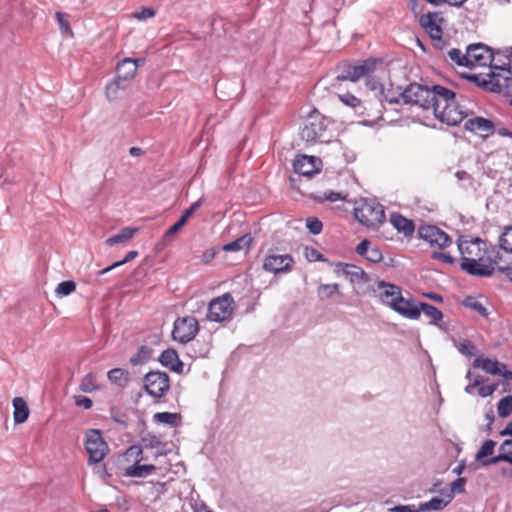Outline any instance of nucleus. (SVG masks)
Segmentation results:
<instances>
[{"instance_id":"0eeeda50","label":"nucleus","mask_w":512,"mask_h":512,"mask_svg":"<svg viewBox=\"0 0 512 512\" xmlns=\"http://www.w3.org/2000/svg\"><path fill=\"white\" fill-rule=\"evenodd\" d=\"M326 124L324 117L319 113L311 114L304 123L301 129V139L308 144L317 142H326Z\"/></svg>"},{"instance_id":"423d86ee","label":"nucleus","mask_w":512,"mask_h":512,"mask_svg":"<svg viewBox=\"0 0 512 512\" xmlns=\"http://www.w3.org/2000/svg\"><path fill=\"white\" fill-rule=\"evenodd\" d=\"M378 61L367 59L358 64H343L335 80L357 82L361 78L369 77L375 71Z\"/></svg>"},{"instance_id":"4468645a","label":"nucleus","mask_w":512,"mask_h":512,"mask_svg":"<svg viewBox=\"0 0 512 512\" xmlns=\"http://www.w3.org/2000/svg\"><path fill=\"white\" fill-rule=\"evenodd\" d=\"M442 21L443 19L438 12H428L423 14L419 19L420 25L429 34L430 38L435 41L434 45L438 49H443L445 46L442 39Z\"/></svg>"},{"instance_id":"c9c22d12","label":"nucleus","mask_w":512,"mask_h":512,"mask_svg":"<svg viewBox=\"0 0 512 512\" xmlns=\"http://www.w3.org/2000/svg\"><path fill=\"white\" fill-rule=\"evenodd\" d=\"M496 446V442L494 440H486L480 449L477 451L475 455V460L478 461L480 464L486 460L489 456H492L494 453V449Z\"/></svg>"},{"instance_id":"603ef678","label":"nucleus","mask_w":512,"mask_h":512,"mask_svg":"<svg viewBox=\"0 0 512 512\" xmlns=\"http://www.w3.org/2000/svg\"><path fill=\"white\" fill-rule=\"evenodd\" d=\"M307 228L313 235H318L322 231L323 224L317 218H309L307 219Z\"/></svg>"},{"instance_id":"8fccbe9b","label":"nucleus","mask_w":512,"mask_h":512,"mask_svg":"<svg viewBox=\"0 0 512 512\" xmlns=\"http://www.w3.org/2000/svg\"><path fill=\"white\" fill-rule=\"evenodd\" d=\"M141 442L144 448H157L161 445L160 439L151 434L142 437Z\"/></svg>"},{"instance_id":"412c9836","label":"nucleus","mask_w":512,"mask_h":512,"mask_svg":"<svg viewBox=\"0 0 512 512\" xmlns=\"http://www.w3.org/2000/svg\"><path fill=\"white\" fill-rule=\"evenodd\" d=\"M377 287L381 291L379 296L382 303L391 308L393 303H396L402 295L401 288L395 284L379 281Z\"/></svg>"},{"instance_id":"20e7f679","label":"nucleus","mask_w":512,"mask_h":512,"mask_svg":"<svg viewBox=\"0 0 512 512\" xmlns=\"http://www.w3.org/2000/svg\"><path fill=\"white\" fill-rule=\"evenodd\" d=\"M355 218L368 228L375 229L385 221L383 206L374 199L363 200L354 210Z\"/></svg>"},{"instance_id":"e2e57ef3","label":"nucleus","mask_w":512,"mask_h":512,"mask_svg":"<svg viewBox=\"0 0 512 512\" xmlns=\"http://www.w3.org/2000/svg\"><path fill=\"white\" fill-rule=\"evenodd\" d=\"M370 242L368 240H363L361 241L357 247H356V252L360 255V256H363L365 257V255L367 254V251L370 249Z\"/></svg>"},{"instance_id":"052dcab7","label":"nucleus","mask_w":512,"mask_h":512,"mask_svg":"<svg viewBox=\"0 0 512 512\" xmlns=\"http://www.w3.org/2000/svg\"><path fill=\"white\" fill-rule=\"evenodd\" d=\"M432 258L441 260L447 264H453L455 262V259L450 254H446V253H442V252H434L432 254Z\"/></svg>"},{"instance_id":"a19ab883","label":"nucleus","mask_w":512,"mask_h":512,"mask_svg":"<svg viewBox=\"0 0 512 512\" xmlns=\"http://www.w3.org/2000/svg\"><path fill=\"white\" fill-rule=\"evenodd\" d=\"M498 415L506 418L512 413V395L502 398L497 405Z\"/></svg>"},{"instance_id":"864d4df0","label":"nucleus","mask_w":512,"mask_h":512,"mask_svg":"<svg viewBox=\"0 0 512 512\" xmlns=\"http://www.w3.org/2000/svg\"><path fill=\"white\" fill-rule=\"evenodd\" d=\"M365 258L372 262V263H378L382 260L383 256L379 248L377 247H371L367 254L365 255Z\"/></svg>"},{"instance_id":"e433bc0d","label":"nucleus","mask_w":512,"mask_h":512,"mask_svg":"<svg viewBox=\"0 0 512 512\" xmlns=\"http://www.w3.org/2000/svg\"><path fill=\"white\" fill-rule=\"evenodd\" d=\"M252 242V238L249 234H246L242 237H239L238 239L227 243L223 246L224 251H240L244 249L245 247H248L250 243Z\"/></svg>"},{"instance_id":"6e6552de","label":"nucleus","mask_w":512,"mask_h":512,"mask_svg":"<svg viewBox=\"0 0 512 512\" xmlns=\"http://www.w3.org/2000/svg\"><path fill=\"white\" fill-rule=\"evenodd\" d=\"M485 243L479 238L461 235L457 240V247L461 254V262L484 260Z\"/></svg>"},{"instance_id":"4c0bfd02","label":"nucleus","mask_w":512,"mask_h":512,"mask_svg":"<svg viewBox=\"0 0 512 512\" xmlns=\"http://www.w3.org/2000/svg\"><path fill=\"white\" fill-rule=\"evenodd\" d=\"M462 304L469 309H472L476 312H478L481 316L487 317L489 315L486 307L480 302L477 298L472 296H467Z\"/></svg>"},{"instance_id":"6e6d98bb","label":"nucleus","mask_w":512,"mask_h":512,"mask_svg":"<svg viewBox=\"0 0 512 512\" xmlns=\"http://www.w3.org/2000/svg\"><path fill=\"white\" fill-rule=\"evenodd\" d=\"M155 16V11L152 8H142L141 11L133 13V17L138 20H146Z\"/></svg>"},{"instance_id":"a18cd8bd","label":"nucleus","mask_w":512,"mask_h":512,"mask_svg":"<svg viewBox=\"0 0 512 512\" xmlns=\"http://www.w3.org/2000/svg\"><path fill=\"white\" fill-rule=\"evenodd\" d=\"M339 289V285L337 283L334 284H321L318 287V296L320 299H328L331 298L334 293H336Z\"/></svg>"},{"instance_id":"dca6fc26","label":"nucleus","mask_w":512,"mask_h":512,"mask_svg":"<svg viewBox=\"0 0 512 512\" xmlns=\"http://www.w3.org/2000/svg\"><path fill=\"white\" fill-rule=\"evenodd\" d=\"M418 234L421 239L440 249H444L452 244L449 235L434 225L421 226Z\"/></svg>"},{"instance_id":"39448f33","label":"nucleus","mask_w":512,"mask_h":512,"mask_svg":"<svg viewBox=\"0 0 512 512\" xmlns=\"http://www.w3.org/2000/svg\"><path fill=\"white\" fill-rule=\"evenodd\" d=\"M339 100L350 107L358 117H367L371 121L381 118L380 109L382 100L373 104L371 101L361 100L351 93L338 94Z\"/></svg>"},{"instance_id":"79ce46f5","label":"nucleus","mask_w":512,"mask_h":512,"mask_svg":"<svg viewBox=\"0 0 512 512\" xmlns=\"http://www.w3.org/2000/svg\"><path fill=\"white\" fill-rule=\"evenodd\" d=\"M178 415L176 413L170 412H159L154 414L153 419L157 423L168 424L170 426H175L177 423Z\"/></svg>"},{"instance_id":"4d7b16f0","label":"nucleus","mask_w":512,"mask_h":512,"mask_svg":"<svg viewBox=\"0 0 512 512\" xmlns=\"http://www.w3.org/2000/svg\"><path fill=\"white\" fill-rule=\"evenodd\" d=\"M74 402L77 406L83 407L85 409H90L93 405V402L90 398L82 395L74 396Z\"/></svg>"},{"instance_id":"3c124183","label":"nucleus","mask_w":512,"mask_h":512,"mask_svg":"<svg viewBox=\"0 0 512 512\" xmlns=\"http://www.w3.org/2000/svg\"><path fill=\"white\" fill-rule=\"evenodd\" d=\"M458 350L461 354L465 356H473L475 355L476 348L470 341H463L458 345Z\"/></svg>"},{"instance_id":"cd10ccee","label":"nucleus","mask_w":512,"mask_h":512,"mask_svg":"<svg viewBox=\"0 0 512 512\" xmlns=\"http://www.w3.org/2000/svg\"><path fill=\"white\" fill-rule=\"evenodd\" d=\"M343 274L349 278L352 283H366L369 281V276L366 272L353 264H344Z\"/></svg>"},{"instance_id":"9d476101","label":"nucleus","mask_w":512,"mask_h":512,"mask_svg":"<svg viewBox=\"0 0 512 512\" xmlns=\"http://www.w3.org/2000/svg\"><path fill=\"white\" fill-rule=\"evenodd\" d=\"M234 299L230 293L214 298L208 305L207 318L213 322L229 320L234 310Z\"/></svg>"},{"instance_id":"7c9ffc66","label":"nucleus","mask_w":512,"mask_h":512,"mask_svg":"<svg viewBox=\"0 0 512 512\" xmlns=\"http://www.w3.org/2000/svg\"><path fill=\"white\" fill-rule=\"evenodd\" d=\"M452 501V495L446 494L444 497H433L429 501L420 504L421 511H440Z\"/></svg>"},{"instance_id":"69168bd1","label":"nucleus","mask_w":512,"mask_h":512,"mask_svg":"<svg viewBox=\"0 0 512 512\" xmlns=\"http://www.w3.org/2000/svg\"><path fill=\"white\" fill-rule=\"evenodd\" d=\"M485 418L487 420V425H486V428H485V431L490 434L491 431H492V424L494 422V412L492 409H490L486 414H485Z\"/></svg>"},{"instance_id":"6ab92c4d","label":"nucleus","mask_w":512,"mask_h":512,"mask_svg":"<svg viewBox=\"0 0 512 512\" xmlns=\"http://www.w3.org/2000/svg\"><path fill=\"white\" fill-rule=\"evenodd\" d=\"M464 126L467 131L477 134L482 138L488 137L495 131L493 122L483 117L468 119Z\"/></svg>"},{"instance_id":"37998d69","label":"nucleus","mask_w":512,"mask_h":512,"mask_svg":"<svg viewBox=\"0 0 512 512\" xmlns=\"http://www.w3.org/2000/svg\"><path fill=\"white\" fill-rule=\"evenodd\" d=\"M76 289V284L72 280L59 283L55 289L57 296L64 297L70 295Z\"/></svg>"},{"instance_id":"c03bdc74","label":"nucleus","mask_w":512,"mask_h":512,"mask_svg":"<svg viewBox=\"0 0 512 512\" xmlns=\"http://www.w3.org/2000/svg\"><path fill=\"white\" fill-rule=\"evenodd\" d=\"M187 222L184 220V218H181L173 224L163 235V241L165 243L171 242L174 240L176 234L178 231L186 224Z\"/></svg>"},{"instance_id":"72a5a7b5","label":"nucleus","mask_w":512,"mask_h":512,"mask_svg":"<svg viewBox=\"0 0 512 512\" xmlns=\"http://www.w3.org/2000/svg\"><path fill=\"white\" fill-rule=\"evenodd\" d=\"M419 309L420 313L423 312L425 316L430 318V324L437 325L438 322L443 318V313L428 303H419Z\"/></svg>"},{"instance_id":"aec40b11","label":"nucleus","mask_w":512,"mask_h":512,"mask_svg":"<svg viewBox=\"0 0 512 512\" xmlns=\"http://www.w3.org/2000/svg\"><path fill=\"white\" fill-rule=\"evenodd\" d=\"M484 260H474L471 262H461L460 266L463 271L472 276L490 277L494 273V266L491 261L484 263Z\"/></svg>"},{"instance_id":"2eb2a0df","label":"nucleus","mask_w":512,"mask_h":512,"mask_svg":"<svg viewBox=\"0 0 512 512\" xmlns=\"http://www.w3.org/2000/svg\"><path fill=\"white\" fill-rule=\"evenodd\" d=\"M454 102L455 93L452 90L440 85L431 87V103H429V109H432L435 117L441 113V110L447 109L451 104H454Z\"/></svg>"},{"instance_id":"774afa93","label":"nucleus","mask_w":512,"mask_h":512,"mask_svg":"<svg viewBox=\"0 0 512 512\" xmlns=\"http://www.w3.org/2000/svg\"><path fill=\"white\" fill-rule=\"evenodd\" d=\"M324 199L327 201H330V202H336L338 200L343 199V197L338 192L330 191L328 193H326V192L324 193Z\"/></svg>"},{"instance_id":"49530a36","label":"nucleus","mask_w":512,"mask_h":512,"mask_svg":"<svg viewBox=\"0 0 512 512\" xmlns=\"http://www.w3.org/2000/svg\"><path fill=\"white\" fill-rule=\"evenodd\" d=\"M150 358V349L146 346H141L138 349V352L131 357L130 362L133 365H138L147 361Z\"/></svg>"},{"instance_id":"ddd939ff","label":"nucleus","mask_w":512,"mask_h":512,"mask_svg":"<svg viewBox=\"0 0 512 512\" xmlns=\"http://www.w3.org/2000/svg\"><path fill=\"white\" fill-rule=\"evenodd\" d=\"M199 331L198 321L195 317L178 318L174 322L172 337L179 343L186 344L195 338Z\"/></svg>"},{"instance_id":"5701e85b","label":"nucleus","mask_w":512,"mask_h":512,"mask_svg":"<svg viewBox=\"0 0 512 512\" xmlns=\"http://www.w3.org/2000/svg\"><path fill=\"white\" fill-rule=\"evenodd\" d=\"M392 309L408 319L416 320L420 317L419 305L405 299L402 295L396 303H393Z\"/></svg>"},{"instance_id":"bb28decb","label":"nucleus","mask_w":512,"mask_h":512,"mask_svg":"<svg viewBox=\"0 0 512 512\" xmlns=\"http://www.w3.org/2000/svg\"><path fill=\"white\" fill-rule=\"evenodd\" d=\"M473 367L480 368L491 375H500L502 374V368H506L504 364H500L497 360L488 358H476L473 361Z\"/></svg>"},{"instance_id":"393cba45","label":"nucleus","mask_w":512,"mask_h":512,"mask_svg":"<svg viewBox=\"0 0 512 512\" xmlns=\"http://www.w3.org/2000/svg\"><path fill=\"white\" fill-rule=\"evenodd\" d=\"M390 223L399 233H402L405 237L412 236L415 231V225L413 221L398 213L391 214Z\"/></svg>"},{"instance_id":"4be33fe9","label":"nucleus","mask_w":512,"mask_h":512,"mask_svg":"<svg viewBox=\"0 0 512 512\" xmlns=\"http://www.w3.org/2000/svg\"><path fill=\"white\" fill-rule=\"evenodd\" d=\"M499 462H506L512 465V439L504 440L499 446V454L497 456L488 457L480 465L488 467Z\"/></svg>"},{"instance_id":"b1692460","label":"nucleus","mask_w":512,"mask_h":512,"mask_svg":"<svg viewBox=\"0 0 512 512\" xmlns=\"http://www.w3.org/2000/svg\"><path fill=\"white\" fill-rule=\"evenodd\" d=\"M443 123L450 126H455L462 122L465 118L464 112L454 103L451 104L447 109L441 110V113L436 117Z\"/></svg>"},{"instance_id":"5fc2aeb1","label":"nucleus","mask_w":512,"mask_h":512,"mask_svg":"<svg viewBox=\"0 0 512 512\" xmlns=\"http://www.w3.org/2000/svg\"><path fill=\"white\" fill-rule=\"evenodd\" d=\"M110 415L111 418L122 425H127V416L126 414L122 413L118 408L112 407L110 409Z\"/></svg>"},{"instance_id":"a211bd4d","label":"nucleus","mask_w":512,"mask_h":512,"mask_svg":"<svg viewBox=\"0 0 512 512\" xmlns=\"http://www.w3.org/2000/svg\"><path fill=\"white\" fill-rule=\"evenodd\" d=\"M293 167L296 173L310 177L321 170L322 161L318 157L299 155L294 160Z\"/></svg>"},{"instance_id":"f704fd0d","label":"nucleus","mask_w":512,"mask_h":512,"mask_svg":"<svg viewBox=\"0 0 512 512\" xmlns=\"http://www.w3.org/2000/svg\"><path fill=\"white\" fill-rule=\"evenodd\" d=\"M107 377L112 383L125 386L129 380V373L122 368H114L107 373Z\"/></svg>"},{"instance_id":"338daca9","label":"nucleus","mask_w":512,"mask_h":512,"mask_svg":"<svg viewBox=\"0 0 512 512\" xmlns=\"http://www.w3.org/2000/svg\"><path fill=\"white\" fill-rule=\"evenodd\" d=\"M306 256L311 261H321V260H323V255L318 250H316L314 248H311L310 250H308Z\"/></svg>"},{"instance_id":"7ed1b4c3","label":"nucleus","mask_w":512,"mask_h":512,"mask_svg":"<svg viewBox=\"0 0 512 512\" xmlns=\"http://www.w3.org/2000/svg\"><path fill=\"white\" fill-rule=\"evenodd\" d=\"M138 62L125 58L116 67V77L106 86V95L110 101L118 98L119 90H124L136 74Z\"/></svg>"},{"instance_id":"473e14b6","label":"nucleus","mask_w":512,"mask_h":512,"mask_svg":"<svg viewBox=\"0 0 512 512\" xmlns=\"http://www.w3.org/2000/svg\"><path fill=\"white\" fill-rule=\"evenodd\" d=\"M100 389L101 387L97 381V374L94 372H90L87 375H85L82 378L81 383L79 385V390L84 393H92Z\"/></svg>"},{"instance_id":"ea45409f","label":"nucleus","mask_w":512,"mask_h":512,"mask_svg":"<svg viewBox=\"0 0 512 512\" xmlns=\"http://www.w3.org/2000/svg\"><path fill=\"white\" fill-rule=\"evenodd\" d=\"M499 246L502 250L512 253V226L504 229L499 237Z\"/></svg>"},{"instance_id":"bf43d9fd","label":"nucleus","mask_w":512,"mask_h":512,"mask_svg":"<svg viewBox=\"0 0 512 512\" xmlns=\"http://www.w3.org/2000/svg\"><path fill=\"white\" fill-rule=\"evenodd\" d=\"M203 200L199 199L196 202H194L188 209H186L183 214L181 215V218H184V220L187 222L188 219L194 214V212L202 205Z\"/></svg>"},{"instance_id":"13d9d810","label":"nucleus","mask_w":512,"mask_h":512,"mask_svg":"<svg viewBox=\"0 0 512 512\" xmlns=\"http://www.w3.org/2000/svg\"><path fill=\"white\" fill-rule=\"evenodd\" d=\"M498 388V384H491V385H485V386H480L479 389H478V394L485 398V397H488V396H491Z\"/></svg>"},{"instance_id":"c756f323","label":"nucleus","mask_w":512,"mask_h":512,"mask_svg":"<svg viewBox=\"0 0 512 512\" xmlns=\"http://www.w3.org/2000/svg\"><path fill=\"white\" fill-rule=\"evenodd\" d=\"M141 459H137L134 465L126 469V475L129 477L143 478L152 474L157 468L152 464H140Z\"/></svg>"},{"instance_id":"09e8293b","label":"nucleus","mask_w":512,"mask_h":512,"mask_svg":"<svg viewBox=\"0 0 512 512\" xmlns=\"http://www.w3.org/2000/svg\"><path fill=\"white\" fill-rule=\"evenodd\" d=\"M465 484H466V478L459 477L456 480H454L451 483V489L448 494H451L452 496L455 493L461 494L465 492Z\"/></svg>"},{"instance_id":"f8f14e48","label":"nucleus","mask_w":512,"mask_h":512,"mask_svg":"<svg viewBox=\"0 0 512 512\" xmlns=\"http://www.w3.org/2000/svg\"><path fill=\"white\" fill-rule=\"evenodd\" d=\"M146 392L154 397H163L170 389V379L166 372L150 371L144 376Z\"/></svg>"},{"instance_id":"a878e982","label":"nucleus","mask_w":512,"mask_h":512,"mask_svg":"<svg viewBox=\"0 0 512 512\" xmlns=\"http://www.w3.org/2000/svg\"><path fill=\"white\" fill-rule=\"evenodd\" d=\"M163 366L170 368L173 372L182 373L184 364L180 361L177 352L173 349L163 351L159 357Z\"/></svg>"},{"instance_id":"58836bf2","label":"nucleus","mask_w":512,"mask_h":512,"mask_svg":"<svg viewBox=\"0 0 512 512\" xmlns=\"http://www.w3.org/2000/svg\"><path fill=\"white\" fill-rule=\"evenodd\" d=\"M448 56L455 64L462 67L469 68V60H468V51L465 54L461 52V50L457 48H453L448 52Z\"/></svg>"},{"instance_id":"de8ad7c7","label":"nucleus","mask_w":512,"mask_h":512,"mask_svg":"<svg viewBox=\"0 0 512 512\" xmlns=\"http://www.w3.org/2000/svg\"><path fill=\"white\" fill-rule=\"evenodd\" d=\"M67 15L62 12H56V19L59 24V28L61 33L63 34H69L71 37H73V32L70 28V24L67 21Z\"/></svg>"},{"instance_id":"f3484780","label":"nucleus","mask_w":512,"mask_h":512,"mask_svg":"<svg viewBox=\"0 0 512 512\" xmlns=\"http://www.w3.org/2000/svg\"><path fill=\"white\" fill-rule=\"evenodd\" d=\"M467 51L469 68H473L475 66H491L493 61V53L487 46L481 43L472 44L467 47Z\"/></svg>"},{"instance_id":"2f4dec72","label":"nucleus","mask_w":512,"mask_h":512,"mask_svg":"<svg viewBox=\"0 0 512 512\" xmlns=\"http://www.w3.org/2000/svg\"><path fill=\"white\" fill-rule=\"evenodd\" d=\"M137 232H138L137 228L125 227V228H123L120 231V233L109 237L106 240V244L108 246H113V245L118 244V243L128 242L129 240H131L134 237V235Z\"/></svg>"},{"instance_id":"f03ea898","label":"nucleus","mask_w":512,"mask_h":512,"mask_svg":"<svg viewBox=\"0 0 512 512\" xmlns=\"http://www.w3.org/2000/svg\"><path fill=\"white\" fill-rule=\"evenodd\" d=\"M402 99L403 103L417 105L423 110H429V103H431V88L418 83H411L408 85L398 97L384 96V101L390 104H398Z\"/></svg>"},{"instance_id":"0e129e2a","label":"nucleus","mask_w":512,"mask_h":512,"mask_svg":"<svg viewBox=\"0 0 512 512\" xmlns=\"http://www.w3.org/2000/svg\"><path fill=\"white\" fill-rule=\"evenodd\" d=\"M142 447L138 445H133L127 450V455L129 456H135L136 460L141 459L142 460Z\"/></svg>"},{"instance_id":"1a4fd4ad","label":"nucleus","mask_w":512,"mask_h":512,"mask_svg":"<svg viewBox=\"0 0 512 512\" xmlns=\"http://www.w3.org/2000/svg\"><path fill=\"white\" fill-rule=\"evenodd\" d=\"M84 445L89 455V464L101 462L108 452V445L98 429H90L86 432Z\"/></svg>"},{"instance_id":"c85d7f7f","label":"nucleus","mask_w":512,"mask_h":512,"mask_svg":"<svg viewBox=\"0 0 512 512\" xmlns=\"http://www.w3.org/2000/svg\"><path fill=\"white\" fill-rule=\"evenodd\" d=\"M14 408V422L16 424L24 423L29 417V407L22 397H15L12 401Z\"/></svg>"},{"instance_id":"f257e3e1","label":"nucleus","mask_w":512,"mask_h":512,"mask_svg":"<svg viewBox=\"0 0 512 512\" xmlns=\"http://www.w3.org/2000/svg\"><path fill=\"white\" fill-rule=\"evenodd\" d=\"M467 78L490 92L501 93L512 86V72L502 66H490L489 73L474 74Z\"/></svg>"},{"instance_id":"9b49d317","label":"nucleus","mask_w":512,"mask_h":512,"mask_svg":"<svg viewBox=\"0 0 512 512\" xmlns=\"http://www.w3.org/2000/svg\"><path fill=\"white\" fill-rule=\"evenodd\" d=\"M294 263L290 254H278L276 250L270 249L263 260L262 268L275 275L285 274L293 269Z\"/></svg>"},{"instance_id":"680f3d73","label":"nucleus","mask_w":512,"mask_h":512,"mask_svg":"<svg viewBox=\"0 0 512 512\" xmlns=\"http://www.w3.org/2000/svg\"><path fill=\"white\" fill-rule=\"evenodd\" d=\"M392 512H420V507L416 508L414 505H399L391 509Z\"/></svg>"}]
</instances>
